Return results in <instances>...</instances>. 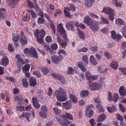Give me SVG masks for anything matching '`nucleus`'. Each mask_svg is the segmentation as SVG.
Instances as JSON below:
<instances>
[{
    "label": "nucleus",
    "instance_id": "obj_1",
    "mask_svg": "<svg viewBox=\"0 0 126 126\" xmlns=\"http://www.w3.org/2000/svg\"><path fill=\"white\" fill-rule=\"evenodd\" d=\"M59 91L56 90L55 92V95L57 100L61 102L66 100L68 99L67 95L66 93V90L61 87L59 88Z\"/></svg>",
    "mask_w": 126,
    "mask_h": 126
},
{
    "label": "nucleus",
    "instance_id": "obj_2",
    "mask_svg": "<svg viewBox=\"0 0 126 126\" xmlns=\"http://www.w3.org/2000/svg\"><path fill=\"white\" fill-rule=\"evenodd\" d=\"M24 54L27 56H31L38 59V57L35 49L34 48H31L30 49L26 48L24 50Z\"/></svg>",
    "mask_w": 126,
    "mask_h": 126
},
{
    "label": "nucleus",
    "instance_id": "obj_3",
    "mask_svg": "<svg viewBox=\"0 0 126 126\" xmlns=\"http://www.w3.org/2000/svg\"><path fill=\"white\" fill-rule=\"evenodd\" d=\"M93 106L92 104L88 105L86 107L85 114L86 117L90 118L93 116V110L91 109V108H93Z\"/></svg>",
    "mask_w": 126,
    "mask_h": 126
},
{
    "label": "nucleus",
    "instance_id": "obj_4",
    "mask_svg": "<svg viewBox=\"0 0 126 126\" xmlns=\"http://www.w3.org/2000/svg\"><path fill=\"white\" fill-rule=\"evenodd\" d=\"M63 58V57L62 55L58 56L57 55H54L51 57V60L53 63L57 64L60 63Z\"/></svg>",
    "mask_w": 126,
    "mask_h": 126
},
{
    "label": "nucleus",
    "instance_id": "obj_5",
    "mask_svg": "<svg viewBox=\"0 0 126 126\" xmlns=\"http://www.w3.org/2000/svg\"><path fill=\"white\" fill-rule=\"evenodd\" d=\"M56 119L58 122L63 126H67L71 123V122L64 119L63 117L62 118L57 117Z\"/></svg>",
    "mask_w": 126,
    "mask_h": 126
},
{
    "label": "nucleus",
    "instance_id": "obj_6",
    "mask_svg": "<svg viewBox=\"0 0 126 126\" xmlns=\"http://www.w3.org/2000/svg\"><path fill=\"white\" fill-rule=\"evenodd\" d=\"M89 27L91 30L94 32L98 30L99 26L97 22H92L89 23Z\"/></svg>",
    "mask_w": 126,
    "mask_h": 126
},
{
    "label": "nucleus",
    "instance_id": "obj_7",
    "mask_svg": "<svg viewBox=\"0 0 126 126\" xmlns=\"http://www.w3.org/2000/svg\"><path fill=\"white\" fill-rule=\"evenodd\" d=\"M16 58L17 61L16 63L17 67L20 68L24 64V60L21 58L20 55H17L16 56Z\"/></svg>",
    "mask_w": 126,
    "mask_h": 126
},
{
    "label": "nucleus",
    "instance_id": "obj_8",
    "mask_svg": "<svg viewBox=\"0 0 126 126\" xmlns=\"http://www.w3.org/2000/svg\"><path fill=\"white\" fill-rule=\"evenodd\" d=\"M89 87L91 91H95L100 89L101 85L97 82H94L90 85Z\"/></svg>",
    "mask_w": 126,
    "mask_h": 126
},
{
    "label": "nucleus",
    "instance_id": "obj_9",
    "mask_svg": "<svg viewBox=\"0 0 126 126\" xmlns=\"http://www.w3.org/2000/svg\"><path fill=\"white\" fill-rule=\"evenodd\" d=\"M41 110L42 111L39 112L40 115L43 117L44 119L45 118L47 117L46 114L48 111V109L46 105H43L41 107Z\"/></svg>",
    "mask_w": 126,
    "mask_h": 126
},
{
    "label": "nucleus",
    "instance_id": "obj_10",
    "mask_svg": "<svg viewBox=\"0 0 126 126\" xmlns=\"http://www.w3.org/2000/svg\"><path fill=\"white\" fill-rule=\"evenodd\" d=\"M51 76L57 79H59L61 82L63 84L65 83V79L63 77L58 74L52 73L51 74Z\"/></svg>",
    "mask_w": 126,
    "mask_h": 126
},
{
    "label": "nucleus",
    "instance_id": "obj_11",
    "mask_svg": "<svg viewBox=\"0 0 126 126\" xmlns=\"http://www.w3.org/2000/svg\"><path fill=\"white\" fill-rule=\"evenodd\" d=\"M57 42L58 44L63 47V48H65L67 46V42L66 40H61L60 37L58 36L56 38Z\"/></svg>",
    "mask_w": 126,
    "mask_h": 126
},
{
    "label": "nucleus",
    "instance_id": "obj_12",
    "mask_svg": "<svg viewBox=\"0 0 126 126\" xmlns=\"http://www.w3.org/2000/svg\"><path fill=\"white\" fill-rule=\"evenodd\" d=\"M111 37L113 39H117L118 40H120L122 38L121 35L119 34H117L114 31H112L111 32Z\"/></svg>",
    "mask_w": 126,
    "mask_h": 126
},
{
    "label": "nucleus",
    "instance_id": "obj_13",
    "mask_svg": "<svg viewBox=\"0 0 126 126\" xmlns=\"http://www.w3.org/2000/svg\"><path fill=\"white\" fill-rule=\"evenodd\" d=\"M6 9L3 8H0V20H4L6 18L7 13Z\"/></svg>",
    "mask_w": 126,
    "mask_h": 126
},
{
    "label": "nucleus",
    "instance_id": "obj_14",
    "mask_svg": "<svg viewBox=\"0 0 126 126\" xmlns=\"http://www.w3.org/2000/svg\"><path fill=\"white\" fill-rule=\"evenodd\" d=\"M72 104L71 101L68 100L65 103H62V107L65 109H69L72 107Z\"/></svg>",
    "mask_w": 126,
    "mask_h": 126
},
{
    "label": "nucleus",
    "instance_id": "obj_15",
    "mask_svg": "<svg viewBox=\"0 0 126 126\" xmlns=\"http://www.w3.org/2000/svg\"><path fill=\"white\" fill-rule=\"evenodd\" d=\"M57 31L61 35L66 32V31L63 28L62 23L58 25L57 27Z\"/></svg>",
    "mask_w": 126,
    "mask_h": 126
},
{
    "label": "nucleus",
    "instance_id": "obj_16",
    "mask_svg": "<svg viewBox=\"0 0 126 126\" xmlns=\"http://www.w3.org/2000/svg\"><path fill=\"white\" fill-rule=\"evenodd\" d=\"M9 60L6 57L4 56L1 60L0 64L4 66H6L9 64Z\"/></svg>",
    "mask_w": 126,
    "mask_h": 126
},
{
    "label": "nucleus",
    "instance_id": "obj_17",
    "mask_svg": "<svg viewBox=\"0 0 126 126\" xmlns=\"http://www.w3.org/2000/svg\"><path fill=\"white\" fill-rule=\"evenodd\" d=\"M41 34L40 35V37H38L36 38L37 42L39 43L42 44L43 43V38L45 35L46 32L42 30L41 32Z\"/></svg>",
    "mask_w": 126,
    "mask_h": 126
},
{
    "label": "nucleus",
    "instance_id": "obj_18",
    "mask_svg": "<svg viewBox=\"0 0 126 126\" xmlns=\"http://www.w3.org/2000/svg\"><path fill=\"white\" fill-rule=\"evenodd\" d=\"M115 22L116 25L118 27H120L122 25H124L125 24L124 21L120 18L116 19Z\"/></svg>",
    "mask_w": 126,
    "mask_h": 126
},
{
    "label": "nucleus",
    "instance_id": "obj_19",
    "mask_svg": "<svg viewBox=\"0 0 126 126\" xmlns=\"http://www.w3.org/2000/svg\"><path fill=\"white\" fill-rule=\"evenodd\" d=\"M31 113H28L27 112H23L22 115L19 116L20 118H21L23 117L26 118L27 121L30 122V120L29 119V117L31 116Z\"/></svg>",
    "mask_w": 126,
    "mask_h": 126
},
{
    "label": "nucleus",
    "instance_id": "obj_20",
    "mask_svg": "<svg viewBox=\"0 0 126 126\" xmlns=\"http://www.w3.org/2000/svg\"><path fill=\"white\" fill-rule=\"evenodd\" d=\"M32 99L33 106L36 109L39 108L40 107V105L37 102V98L35 97H32Z\"/></svg>",
    "mask_w": 126,
    "mask_h": 126
},
{
    "label": "nucleus",
    "instance_id": "obj_21",
    "mask_svg": "<svg viewBox=\"0 0 126 126\" xmlns=\"http://www.w3.org/2000/svg\"><path fill=\"white\" fill-rule=\"evenodd\" d=\"M66 29L69 30L73 31L74 27L73 24V22H69L66 23L65 24Z\"/></svg>",
    "mask_w": 126,
    "mask_h": 126
},
{
    "label": "nucleus",
    "instance_id": "obj_22",
    "mask_svg": "<svg viewBox=\"0 0 126 126\" xmlns=\"http://www.w3.org/2000/svg\"><path fill=\"white\" fill-rule=\"evenodd\" d=\"M119 93L120 95L124 96L126 95V89L123 86H121L120 87L119 90Z\"/></svg>",
    "mask_w": 126,
    "mask_h": 126
},
{
    "label": "nucleus",
    "instance_id": "obj_23",
    "mask_svg": "<svg viewBox=\"0 0 126 126\" xmlns=\"http://www.w3.org/2000/svg\"><path fill=\"white\" fill-rule=\"evenodd\" d=\"M102 12L106 13L107 15H109L113 12L111 9L109 7H104L102 10Z\"/></svg>",
    "mask_w": 126,
    "mask_h": 126
},
{
    "label": "nucleus",
    "instance_id": "obj_24",
    "mask_svg": "<svg viewBox=\"0 0 126 126\" xmlns=\"http://www.w3.org/2000/svg\"><path fill=\"white\" fill-rule=\"evenodd\" d=\"M78 66L80 68L83 72H85L87 70L85 64L82 62H78Z\"/></svg>",
    "mask_w": 126,
    "mask_h": 126
},
{
    "label": "nucleus",
    "instance_id": "obj_25",
    "mask_svg": "<svg viewBox=\"0 0 126 126\" xmlns=\"http://www.w3.org/2000/svg\"><path fill=\"white\" fill-rule=\"evenodd\" d=\"M36 79L32 77H31L29 80L30 85L32 86H35L36 84Z\"/></svg>",
    "mask_w": 126,
    "mask_h": 126
},
{
    "label": "nucleus",
    "instance_id": "obj_26",
    "mask_svg": "<svg viewBox=\"0 0 126 126\" xmlns=\"http://www.w3.org/2000/svg\"><path fill=\"white\" fill-rule=\"evenodd\" d=\"M97 70L99 72L101 73H104L108 71L107 68L104 66H99L97 68Z\"/></svg>",
    "mask_w": 126,
    "mask_h": 126
},
{
    "label": "nucleus",
    "instance_id": "obj_27",
    "mask_svg": "<svg viewBox=\"0 0 126 126\" xmlns=\"http://www.w3.org/2000/svg\"><path fill=\"white\" fill-rule=\"evenodd\" d=\"M6 3L11 8H14L15 6V1L13 0H6Z\"/></svg>",
    "mask_w": 126,
    "mask_h": 126
},
{
    "label": "nucleus",
    "instance_id": "obj_28",
    "mask_svg": "<svg viewBox=\"0 0 126 126\" xmlns=\"http://www.w3.org/2000/svg\"><path fill=\"white\" fill-rule=\"evenodd\" d=\"M89 59L93 65H96L97 64L98 62L93 55H91Z\"/></svg>",
    "mask_w": 126,
    "mask_h": 126
},
{
    "label": "nucleus",
    "instance_id": "obj_29",
    "mask_svg": "<svg viewBox=\"0 0 126 126\" xmlns=\"http://www.w3.org/2000/svg\"><path fill=\"white\" fill-rule=\"evenodd\" d=\"M94 0H86L85 4L88 7H90L92 5V3H94Z\"/></svg>",
    "mask_w": 126,
    "mask_h": 126
},
{
    "label": "nucleus",
    "instance_id": "obj_30",
    "mask_svg": "<svg viewBox=\"0 0 126 126\" xmlns=\"http://www.w3.org/2000/svg\"><path fill=\"white\" fill-rule=\"evenodd\" d=\"M89 93L87 90H84L81 91L80 95L82 97H84L88 96L89 95Z\"/></svg>",
    "mask_w": 126,
    "mask_h": 126
},
{
    "label": "nucleus",
    "instance_id": "obj_31",
    "mask_svg": "<svg viewBox=\"0 0 126 126\" xmlns=\"http://www.w3.org/2000/svg\"><path fill=\"white\" fill-rule=\"evenodd\" d=\"M42 30L44 31L43 29H41L40 31H39V30L38 29L35 30L34 33V35L36 38L38 37H40V35L41 34V31Z\"/></svg>",
    "mask_w": 126,
    "mask_h": 126
},
{
    "label": "nucleus",
    "instance_id": "obj_32",
    "mask_svg": "<svg viewBox=\"0 0 126 126\" xmlns=\"http://www.w3.org/2000/svg\"><path fill=\"white\" fill-rule=\"evenodd\" d=\"M101 24H109V20L106 18L101 16Z\"/></svg>",
    "mask_w": 126,
    "mask_h": 126
},
{
    "label": "nucleus",
    "instance_id": "obj_33",
    "mask_svg": "<svg viewBox=\"0 0 126 126\" xmlns=\"http://www.w3.org/2000/svg\"><path fill=\"white\" fill-rule=\"evenodd\" d=\"M106 116L104 114L101 115L98 118L97 121L98 122H102L106 119Z\"/></svg>",
    "mask_w": 126,
    "mask_h": 126
},
{
    "label": "nucleus",
    "instance_id": "obj_34",
    "mask_svg": "<svg viewBox=\"0 0 126 126\" xmlns=\"http://www.w3.org/2000/svg\"><path fill=\"white\" fill-rule=\"evenodd\" d=\"M27 38L26 37L20 38V43L23 46L27 45Z\"/></svg>",
    "mask_w": 126,
    "mask_h": 126
},
{
    "label": "nucleus",
    "instance_id": "obj_35",
    "mask_svg": "<svg viewBox=\"0 0 126 126\" xmlns=\"http://www.w3.org/2000/svg\"><path fill=\"white\" fill-rule=\"evenodd\" d=\"M23 86L24 87H27L29 85V83L27 80V79L26 78L23 79L22 80Z\"/></svg>",
    "mask_w": 126,
    "mask_h": 126
},
{
    "label": "nucleus",
    "instance_id": "obj_36",
    "mask_svg": "<svg viewBox=\"0 0 126 126\" xmlns=\"http://www.w3.org/2000/svg\"><path fill=\"white\" fill-rule=\"evenodd\" d=\"M118 63L116 61H112L111 63V66L114 69H117L118 67Z\"/></svg>",
    "mask_w": 126,
    "mask_h": 126
},
{
    "label": "nucleus",
    "instance_id": "obj_37",
    "mask_svg": "<svg viewBox=\"0 0 126 126\" xmlns=\"http://www.w3.org/2000/svg\"><path fill=\"white\" fill-rule=\"evenodd\" d=\"M69 98L70 99L72 100L73 102L74 103H77L78 102V100L76 97L72 94L69 95Z\"/></svg>",
    "mask_w": 126,
    "mask_h": 126
},
{
    "label": "nucleus",
    "instance_id": "obj_38",
    "mask_svg": "<svg viewBox=\"0 0 126 126\" xmlns=\"http://www.w3.org/2000/svg\"><path fill=\"white\" fill-rule=\"evenodd\" d=\"M22 18L24 21H28L30 19V15L28 14L27 13L25 15L22 16Z\"/></svg>",
    "mask_w": 126,
    "mask_h": 126
},
{
    "label": "nucleus",
    "instance_id": "obj_39",
    "mask_svg": "<svg viewBox=\"0 0 126 126\" xmlns=\"http://www.w3.org/2000/svg\"><path fill=\"white\" fill-rule=\"evenodd\" d=\"M30 67V65L29 64H26L24 66H23L22 68L24 72L25 71H28Z\"/></svg>",
    "mask_w": 126,
    "mask_h": 126
},
{
    "label": "nucleus",
    "instance_id": "obj_40",
    "mask_svg": "<svg viewBox=\"0 0 126 126\" xmlns=\"http://www.w3.org/2000/svg\"><path fill=\"white\" fill-rule=\"evenodd\" d=\"M74 69L72 67H68L67 71L66 73L68 74H72L74 73Z\"/></svg>",
    "mask_w": 126,
    "mask_h": 126
},
{
    "label": "nucleus",
    "instance_id": "obj_41",
    "mask_svg": "<svg viewBox=\"0 0 126 126\" xmlns=\"http://www.w3.org/2000/svg\"><path fill=\"white\" fill-rule=\"evenodd\" d=\"M57 54L59 56L61 55V54L65 55V56L67 55V53L63 49H59L58 52Z\"/></svg>",
    "mask_w": 126,
    "mask_h": 126
},
{
    "label": "nucleus",
    "instance_id": "obj_42",
    "mask_svg": "<svg viewBox=\"0 0 126 126\" xmlns=\"http://www.w3.org/2000/svg\"><path fill=\"white\" fill-rule=\"evenodd\" d=\"M107 109L108 111L110 113L114 112L116 110L115 107L114 105H113L111 107H108Z\"/></svg>",
    "mask_w": 126,
    "mask_h": 126
},
{
    "label": "nucleus",
    "instance_id": "obj_43",
    "mask_svg": "<svg viewBox=\"0 0 126 126\" xmlns=\"http://www.w3.org/2000/svg\"><path fill=\"white\" fill-rule=\"evenodd\" d=\"M91 20V18L89 16H87L84 18V22L87 24H89Z\"/></svg>",
    "mask_w": 126,
    "mask_h": 126
},
{
    "label": "nucleus",
    "instance_id": "obj_44",
    "mask_svg": "<svg viewBox=\"0 0 126 126\" xmlns=\"http://www.w3.org/2000/svg\"><path fill=\"white\" fill-rule=\"evenodd\" d=\"M28 11L29 13H31L32 18H35L37 17V15L35 12H33L32 10H28Z\"/></svg>",
    "mask_w": 126,
    "mask_h": 126
},
{
    "label": "nucleus",
    "instance_id": "obj_45",
    "mask_svg": "<svg viewBox=\"0 0 126 126\" xmlns=\"http://www.w3.org/2000/svg\"><path fill=\"white\" fill-rule=\"evenodd\" d=\"M19 35L18 34H16L12 38L13 41L14 42H17L19 40Z\"/></svg>",
    "mask_w": 126,
    "mask_h": 126
},
{
    "label": "nucleus",
    "instance_id": "obj_46",
    "mask_svg": "<svg viewBox=\"0 0 126 126\" xmlns=\"http://www.w3.org/2000/svg\"><path fill=\"white\" fill-rule=\"evenodd\" d=\"M41 70L44 75H46L49 72V71L48 68L47 67L42 68Z\"/></svg>",
    "mask_w": 126,
    "mask_h": 126
},
{
    "label": "nucleus",
    "instance_id": "obj_47",
    "mask_svg": "<svg viewBox=\"0 0 126 126\" xmlns=\"http://www.w3.org/2000/svg\"><path fill=\"white\" fill-rule=\"evenodd\" d=\"M78 33L79 38L83 40H84L85 38V36L83 32L81 31H79Z\"/></svg>",
    "mask_w": 126,
    "mask_h": 126
},
{
    "label": "nucleus",
    "instance_id": "obj_48",
    "mask_svg": "<svg viewBox=\"0 0 126 126\" xmlns=\"http://www.w3.org/2000/svg\"><path fill=\"white\" fill-rule=\"evenodd\" d=\"M118 99L119 97L118 94H115L112 97V100H113L114 102H117Z\"/></svg>",
    "mask_w": 126,
    "mask_h": 126
},
{
    "label": "nucleus",
    "instance_id": "obj_49",
    "mask_svg": "<svg viewBox=\"0 0 126 126\" xmlns=\"http://www.w3.org/2000/svg\"><path fill=\"white\" fill-rule=\"evenodd\" d=\"M63 118H65L67 119L71 120H72L73 119L72 115L70 114L67 112L66 113L65 115V117H63Z\"/></svg>",
    "mask_w": 126,
    "mask_h": 126
},
{
    "label": "nucleus",
    "instance_id": "obj_50",
    "mask_svg": "<svg viewBox=\"0 0 126 126\" xmlns=\"http://www.w3.org/2000/svg\"><path fill=\"white\" fill-rule=\"evenodd\" d=\"M119 69L123 74L124 75H126V67H124L123 68L120 67L119 68Z\"/></svg>",
    "mask_w": 126,
    "mask_h": 126
},
{
    "label": "nucleus",
    "instance_id": "obj_51",
    "mask_svg": "<svg viewBox=\"0 0 126 126\" xmlns=\"http://www.w3.org/2000/svg\"><path fill=\"white\" fill-rule=\"evenodd\" d=\"M16 110L18 111H24L25 110V108L23 106H18L16 107Z\"/></svg>",
    "mask_w": 126,
    "mask_h": 126
},
{
    "label": "nucleus",
    "instance_id": "obj_52",
    "mask_svg": "<svg viewBox=\"0 0 126 126\" xmlns=\"http://www.w3.org/2000/svg\"><path fill=\"white\" fill-rule=\"evenodd\" d=\"M50 27L52 29L51 31L52 34L53 35H55L56 33V30L55 27L53 23L51 24Z\"/></svg>",
    "mask_w": 126,
    "mask_h": 126
},
{
    "label": "nucleus",
    "instance_id": "obj_53",
    "mask_svg": "<svg viewBox=\"0 0 126 126\" xmlns=\"http://www.w3.org/2000/svg\"><path fill=\"white\" fill-rule=\"evenodd\" d=\"M8 49L10 52H12L14 51V47L12 44H9Z\"/></svg>",
    "mask_w": 126,
    "mask_h": 126
},
{
    "label": "nucleus",
    "instance_id": "obj_54",
    "mask_svg": "<svg viewBox=\"0 0 126 126\" xmlns=\"http://www.w3.org/2000/svg\"><path fill=\"white\" fill-rule=\"evenodd\" d=\"M96 107L97 108L100 109L101 111L103 112L104 111L103 107L101 104L99 103L97 104L96 105Z\"/></svg>",
    "mask_w": 126,
    "mask_h": 126
},
{
    "label": "nucleus",
    "instance_id": "obj_55",
    "mask_svg": "<svg viewBox=\"0 0 126 126\" xmlns=\"http://www.w3.org/2000/svg\"><path fill=\"white\" fill-rule=\"evenodd\" d=\"M104 55L108 59H110L111 58V54L108 52L105 51Z\"/></svg>",
    "mask_w": 126,
    "mask_h": 126
},
{
    "label": "nucleus",
    "instance_id": "obj_56",
    "mask_svg": "<svg viewBox=\"0 0 126 126\" xmlns=\"http://www.w3.org/2000/svg\"><path fill=\"white\" fill-rule=\"evenodd\" d=\"M64 14L65 16L68 17L70 19H71L72 17L73 16L70 15V13L68 11H66L65 10H64Z\"/></svg>",
    "mask_w": 126,
    "mask_h": 126
},
{
    "label": "nucleus",
    "instance_id": "obj_57",
    "mask_svg": "<svg viewBox=\"0 0 126 126\" xmlns=\"http://www.w3.org/2000/svg\"><path fill=\"white\" fill-rule=\"evenodd\" d=\"M45 22L44 19L43 18L39 17L38 19L37 22L38 24H42Z\"/></svg>",
    "mask_w": 126,
    "mask_h": 126
},
{
    "label": "nucleus",
    "instance_id": "obj_58",
    "mask_svg": "<svg viewBox=\"0 0 126 126\" xmlns=\"http://www.w3.org/2000/svg\"><path fill=\"white\" fill-rule=\"evenodd\" d=\"M90 15L92 17L97 19H99L100 18L99 16L96 15H95L92 13H91L90 14Z\"/></svg>",
    "mask_w": 126,
    "mask_h": 126
},
{
    "label": "nucleus",
    "instance_id": "obj_59",
    "mask_svg": "<svg viewBox=\"0 0 126 126\" xmlns=\"http://www.w3.org/2000/svg\"><path fill=\"white\" fill-rule=\"evenodd\" d=\"M53 110L55 112V114L56 115H59L60 113V110L57 108H53Z\"/></svg>",
    "mask_w": 126,
    "mask_h": 126
},
{
    "label": "nucleus",
    "instance_id": "obj_60",
    "mask_svg": "<svg viewBox=\"0 0 126 126\" xmlns=\"http://www.w3.org/2000/svg\"><path fill=\"white\" fill-rule=\"evenodd\" d=\"M88 48L86 47H83L81 49H79L78 51L79 52H85L88 51Z\"/></svg>",
    "mask_w": 126,
    "mask_h": 126
},
{
    "label": "nucleus",
    "instance_id": "obj_61",
    "mask_svg": "<svg viewBox=\"0 0 126 126\" xmlns=\"http://www.w3.org/2000/svg\"><path fill=\"white\" fill-rule=\"evenodd\" d=\"M109 19L111 21H112L114 20V14L113 12H112L109 15Z\"/></svg>",
    "mask_w": 126,
    "mask_h": 126
},
{
    "label": "nucleus",
    "instance_id": "obj_62",
    "mask_svg": "<svg viewBox=\"0 0 126 126\" xmlns=\"http://www.w3.org/2000/svg\"><path fill=\"white\" fill-rule=\"evenodd\" d=\"M33 73L34 75H35L38 78H40L41 77V75L39 71L37 70L36 71H34L33 72Z\"/></svg>",
    "mask_w": 126,
    "mask_h": 126
},
{
    "label": "nucleus",
    "instance_id": "obj_63",
    "mask_svg": "<svg viewBox=\"0 0 126 126\" xmlns=\"http://www.w3.org/2000/svg\"><path fill=\"white\" fill-rule=\"evenodd\" d=\"M50 47L52 49L56 50L58 47V45L56 43H54L52 44L50 46Z\"/></svg>",
    "mask_w": 126,
    "mask_h": 126
},
{
    "label": "nucleus",
    "instance_id": "obj_64",
    "mask_svg": "<svg viewBox=\"0 0 126 126\" xmlns=\"http://www.w3.org/2000/svg\"><path fill=\"white\" fill-rule=\"evenodd\" d=\"M45 40L47 42L49 43L52 41L51 37L49 36H48L46 38Z\"/></svg>",
    "mask_w": 126,
    "mask_h": 126
}]
</instances>
